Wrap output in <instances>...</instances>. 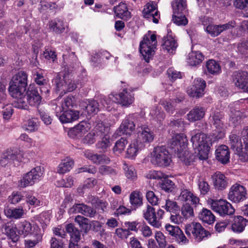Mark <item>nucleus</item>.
Returning a JSON list of instances; mask_svg holds the SVG:
<instances>
[{
    "label": "nucleus",
    "mask_w": 248,
    "mask_h": 248,
    "mask_svg": "<svg viewBox=\"0 0 248 248\" xmlns=\"http://www.w3.org/2000/svg\"><path fill=\"white\" fill-rule=\"evenodd\" d=\"M18 228L19 233L23 235L24 237L31 235L32 233L31 223L26 220L20 222Z\"/></svg>",
    "instance_id": "nucleus-43"
},
{
    "label": "nucleus",
    "mask_w": 248,
    "mask_h": 248,
    "mask_svg": "<svg viewBox=\"0 0 248 248\" xmlns=\"http://www.w3.org/2000/svg\"><path fill=\"white\" fill-rule=\"evenodd\" d=\"M19 151L17 149H8L5 151L0 161L1 166H5L8 164L12 163L14 160H17L19 155Z\"/></svg>",
    "instance_id": "nucleus-20"
},
{
    "label": "nucleus",
    "mask_w": 248,
    "mask_h": 248,
    "mask_svg": "<svg viewBox=\"0 0 248 248\" xmlns=\"http://www.w3.org/2000/svg\"><path fill=\"white\" fill-rule=\"evenodd\" d=\"M88 219L83 216L78 215L75 218V221L77 222L85 232H87L89 229L88 228V224L86 222Z\"/></svg>",
    "instance_id": "nucleus-55"
},
{
    "label": "nucleus",
    "mask_w": 248,
    "mask_h": 248,
    "mask_svg": "<svg viewBox=\"0 0 248 248\" xmlns=\"http://www.w3.org/2000/svg\"><path fill=\"white\" fill-rule=\"evenodd\" d=\"M140 146V143L135 139H133L126 150V155L128 158H134L137 155L139 150L143 148Z\"/></svg>",
    "instance_id": "nucleus-35"
},
{
    "label": "nucleus",
    "mask_w": 248,
    "mask_h": 248,
    "mask_svg": "<svg viewBox=\"0 0 248 248\" xmlns=\"http://www.w3.org/2000/svg\"><path fill=\"white\" fill-rule=\"evenodd\" d=\"M101 134V130L99 131H92L85 136L82 139V141L85 144H93L95 142L96 138L98 137Z\"/></svg>",
    "instance_id": "nucleus-48"
},
{
    "label": "nucleus",
    "mask_w": 248,
    "mask_h": 248,
    "mask_svg": "<svg viewBox=\"0 0 248 248\" xmlns=\"http://www.w3.org/2000/svg\"><path fill=\"white\" fill-rule=\"evenodd\" d=\"M88 124L86 122L82 121L70 129L68 132V135L73 139H79L88 131Z\"/></svg>",
    "instance_id": "nucleus-19"
},
{
    "label": "nucleus",
    "mask_w": 248,
    "mask_h": 248,
    "mask_svg": "<svg viewBox=\"0 0 248 248\" xmlns=\"http://www.w3.org/2000/svg\"><path fill=\"white\" fill-rule=\"evenodd\" d=\"M47 26L49 31L52 32L56 34H60L64 32L67 27L64 21L62 19L58 18L49 21Z\"/></svg>",
    "instance_id": "nucleus-22"
},
{
    "label": "nucleus",
    "mask_w": 248,
    "mask_h": 248,
    "mask_svg": "<svg viewBox=\"0 0 248 248\" xmlns=\"http://www.w3.org/2000/svg\"><path fill=\"white\" fill-rule=\"evenodd\" d=\"M151 162L152 164L160 167L170 165L171 160L170 154L164 146H157L151 153Z\"/></svg>",
    "instance_id": "nucleus-4"
},
{
    "label": "nucleus",
    "mask_w": 248,
    "mask_h": 248,
    "mask_svg": "<svg viewBox=\"0 0 248 248\" xmlns=\"http://www.w3.org/2000/svg\"><path fill=\"white\" fill-rule=\"evenodd\" d=\"M199 217L203 222L208 224L213 223L215 220V217L211 211L205 208H203L199 214Z\"/></svg>",
    "instance_id": "nucleus-41"
},
{
    "label": "nucleus",
    "mask_w": 248,
    "mask_h": 248,
    "mask_svg": "<svg viewBox=\"0 0 248 248\" xmlns=\"http://www.w3.org/2000/svg\"><path fill=\"white\" fill-rule=\"evenodd\" d=\"M52 108L55 111L56 115L62 123H68L76 121L78 119L79 112L69 109L62 110L60 106H58L55 102L50 104Z\"/></svg>",
    "instance_id": "nucleus-8"
},
{
    "label": "nucleus",
    "mask_w": 248,
    "mask_h": 248,
    "mask_svg": "<svg viewBox=\"0 0 248 248\" xmlns=\"http://www.w3.org/2000/svg\"><path fill=\"white\" fill-rule=\"evenodd\" d=\"M123 168L125 175L127 179L132 181L136 180L137 177V172L133 166L124 163Z\"/></svg>",
    "instance_id": "nucleus-45"
},
{
    "label": "nucleus",
    "mask_w": 248,
    "mask_h": 248,
    "mask_svg": "<svg viewBox=\"0 0 248 248\" xmlns=\"http://www.w3.org/2000/svg\"><path fill=\"white\" fill-rule=\"evenodd\" d=\"M127 143L128 141L126 139L121 138L115 142V146L113 148L114 152H121L124 150Z\"/></svg>",
    "instance_id": "nucleus-60"
},
{
    "label": "nucleus",
    "mask_w": 248,
    "mask_h": 248,
    "mask_svg": "<svg viewBox=\"0 0 248 248\" xmlns=\"http://www.w3.org/2000/svg\"><path fill=\"white\" fill-rule=\"evenodd\" d=\"M210 121L215 126L222 132L225 128L223 115L218 111H215L210 117Z\"/></svg>",
    "instance_id": "nucleus-31"
},
{
    "label": "nucleus",
    "mask_w": 248,
    "mask_h": 248,
    "mask_svg": "<svg viewBox=\"0 0 248 248\" xmlns=\"http://www.w3.org/2000/svg\"><path fill=\"white\" fill-rule=\"evenodd\" d=\"M54 82L56 84L57 90L62 91L61 96L66 92L74 91L76 88L74 81L70 78L69 75H64L62 78L60 75L57 74L54 79Z\"/></svg>",
    "instance_id": "nucleus-10"
},
{
    "label": "nucleus",
    "mask_w": 248,
    "mask_h": 248,
    "mask_svg": "<svg viewBox=\"0 0 248 248\" xmlns=\"http://www.w3.org/2000/svg\"><path fill=\"white\" fill-rule=\"evenodd\" d=\"M204 59V56L200 51H192L186 57L187 64L191 66L200 65Z\"/></svg>",
    "instance_id": "nucleus-25"
},
{
    "label": "nucleus",
    "mask_w": 248,
    "mask_h": 248,
    "mask_svg": "<svg viewBox=\"0 0 248 248\" xmlns=\"http://www.w3.org/2000/svg\"><path fill=\"white\" fill-rule=\"evenodd\" d=\"M98 172L102 175L114 176L117 174L115 170L110 166L101 165L98 169Z\"/></svg>",
    "instance_id": "nucleus-52"
},
{
    "label": "nucleus",
    "mask_w": 248,
    "mask_h": 248,
    "mask_svg": "<svg viewBox=\"0 0 248 248\" xmlns=\"http://www.w3.org/2000/svg\"><path fill=\"white\" fill-rule=\"evenodd\" d=\"M191 134L193 147L198 151L197 157L200 160H206L211 145L209 138L203 133L197 132L196 130L191 131Z\"/></svg>",
    "instance_id": "nucleus-1"
},
{
    "label": "nucleus",
    "mask_w": 248,
    "mask_h": 248,
    "mask_svg": "<svg viewBox=\"0 0 248 248\" xmlns=\"http://www.w3.org/2000/svg\"><path fill=\"white\" fill-rule=\"evenodd\" d=\"M205 108L200 106H195L187 114V119L190 122H194L202 119L205 115Z\"/></svg>",
    "instance_id": "nucleus-23"
},
{
    "label": "nucleus",
    "mask_w": 248,
    "mask_h": 248,
    "mask_svg": "<svg viewBox=\"0 0 248 248\" xmlns=\"http://www.w3.org/2000/svg\"><path fill=\"white\" fill-rule=\"evenodd\" d=\"M130 116L126 117L124 119L115 134L120 136L122 135H129L135 130V124L130 119Z\"/></svg>",
    "instance_id": "nucleus-18"
},
{
    "label": "nucleus",
    "mask_w": 248,
    "mask_h": 248,
    "mask_svg": "<svg viewBox=\"0 0 248 248\" xmlns=\"http://www.w3.org/2000/svg\"><path fill=\"white\" fill-rule=\"evenodd\" d=\"M233 81L235 85L245 92H248V73L238 71L233 73Z\"/></svg>",
    "instance_id": "nucleus-17"
},
{
    "label": "nucleus",
    "mask_w": 248,
    "mask_h": 248,
    "mask_svg": "<svg viewBox=\"0 0 248 248\" xmlns=\"http://www.w3.org/2000/svg\"><path fill=\"white\" fill-rule=\"evenodd\" d=\"M192 233L197 242H201L211 235V233L199 223L193 224Z\"/></svg>",
    "instance_id": "nucleus-21"
},
{
    "label": "nucleus",
    "mask_w": 248,
    "mask_h": 248,
    "mask_svg": "<svg viewBox=\"0 0 248 248\" xmlns=\"http://www.w3.org/2000/svg\"><path fill=\"white\" fill-rule=\"evenodd\" d=\"M38 126V120L35 118L29 120L27 123L24 124L25 129L30 132L36 130Z\"/></svg>",
    "instance_id": "nucleus-58"
},
{
    "label": "nucleus",
    "mask_w": 248,
    "mask_h": 248,
    "mask_svg": "<svg viewBox=\"0 0 248 248\" xmlns=\"http://www.w3.org/2000/svg\"><path fill=\"white\" fill-rule=\"evenodd\" d=\"M213 185L218 190H222L227 186V179L224 174L220 172H216L213 176Z\"/></svg>",
    "instance_id": "nucleus-28"
},
{
    "label": "nucleus",
    "mask_w": 248,
    "mask_h": 248,
    "mask_svg": "<svg viewBox=\"0 0 248 248\" xmlns=\"http://www.w3.org/2000/svg\"><path fill=\"white\" fill-rule=\"evenodd\" d=\"M137 122V137L135 138L140 143V147H145V144H148L154 140L155 135L149 127L143 124V119L140 118Z\"/></svg>",
    "instance_id": "nucleus-5"
},
{
    "label": "nucleus",
    "mask_w": 248,
    "mask_h": 248,
    "mask_svg": "<svg viewBox=\"0 0 248 248\" xmlns=\"http://www.w3.org/2000/svg\"><path fill=\"white\" fill-rule=\"evenodd\" d=\"M2 230L13 242L16 243L18 241L19 236L16 233V228L11 222H8L2 225Z\"/></svg>",
    "instance_id": "nucleus-32"
},
{
    "label": "nucleus",
    "mask_w": 248,
    "mask_h": 248,
    "mask_svg": "<svg viewBox=\"0 0 248 248\" xmlns=\"http://www.w3.org/2000/svg\"><path fill=\"white\" fill-rule=\"evenodd\" d=\"M98 106V103L96 101L90 100L88 101L85 110L89 114H95L99 110Z\"/></svg>",
    "instance_id": "nucleus-49"
},
{
    "label": "nucleus",
    "mask_w": 248,
    "mask_h": 248,
    "mask_svg": "<svg viewBox=\"0 0 248 248\" xmlns=\"http://www.w3.org/2000/svg\"><path fill=\"white\" fill-rule=\"evenodd\" d=\"M74 164V160L69 158L66 157L62 160L61 163L59 165L57 172L60 174H64L72 168Z\"/></svg>",
    "instance_id": "nucleus-37"
},
{
    "label": "nucleus",
    "mask_w": 248,
    "mask_h": 248,
    "mask_svg": "<svg viewBox=\"0 0 248 248\" xmlns=\"http://www.w3.org/2000/svg\"><path fill=\"white\" fill-rule=\"evenodd\" d=\"M25 197L27 203L31 205L38 206L40 204V200L38 199L31 192H24Z\"/></svg>",
    "instance_id": "nucleus-56"
},
{
    "label": "nucleus",
    "mask_w": 248,
    "mask_h": 248,
    "mask_svg": "<svg viewBox=\"0 0 248 248\" xmlns=\"http://www.w3.org/2000/svg\"><path fill=\"white\" fill-rule=\"evenodd\" d=\"M98 137H100V140L96 144V147L100 150V152H105L111 145L109 136L107 134H105L101 131V134Z\"/></svg>",
    "instance_id": "nucleus-34"
},
{
    "label": "nucleus",
    "mask_w": 248,
    "mask_h": 248,
    "mask_svg": "<svg viewBox=\"0 0 248 248\" xmlns=\"http://www.w3.org/2000/svg\"><path fill=\"white\" fill-rule=\"evenodd\" d=\"M248 223V218H244L242 216L235 217L232 224V231L236 233L242 232Z\"/></svg>",
    "instance_id": "nucleus-33"
},
{
    "label": "nucleus",
    "mask_w": 248,
    "mask_h": 248,
    "mask_svg": "<svg viewBox=\"0 0 248 248\" xmlns=\"http://www.w3.org/2000/svg\"><path fill=\"white\" fill-rule=\"evenodd\" d=\"M139 228L142 235L144 237L148 238L153 234L152 230L150 227L147 225L145 223L139 226Z\"/></svg>",
    "instance_id": "nucleus-62"
},
{
    "label": "nucleus",
    "mask_w": 248,
    "mask_h": 248,
    "mask_svg": "<svg viewBox=\"0 0 248 248\" xmlns=\"http://www.w3.org/2000/svg\"><path fill=\"white\" fill-rule=\"evenodd\" d=\"M115 98L119 103L126 107L132 104L134 100L133 94L128 92L126 89L123 90V92L119 94H116Z\"/></svg>",
    "instance_id": "nucleus-24"
},
{
    "label": "nucleus",
    "mask_w": 248,
    "mask_h": 248,
    "mask_svg": "<svg viewBox=\"0 0 248 248\" xmlns=\"http://www.w3.org/2000/svg\"><path fill=\"white\" fill-rule=\"evenodd\" d=\"M24 99L26 100V106L25 108H19L20 109H28V103L31 106H37L40 103L42 98L38 91L34 87H30L27 91L26 94H25L24 96Z\"/></svg>",
    "instance_id": "nucleus-16"
},
{
    "label": "nucleus",
    "mask_w": 248,
    "mask_h": 248,
    "mask_svg": "<svg viewBox=\"0 0 248 248\" xmlns=\"http://www.w3.org/2000/svg\"><path fill=\"white\" fill-rule=\"evenodd\" d=\"M113 10L117 17L124 20H127L131 17V13L128 11L126 3L121 2L113 7Z\"/></svg>",
    "instance_id": "nucleus-27"
},
{
    "label": "nucleus",
    "mask_w": 248,
    "mask_h": 248,
    "mask_svg": "<svg viewBox=\"0 0 248 248\" xmlns=\"http://www.w3.org/2000/svg\"><path fill=\"white\" fill-rule=\"evenodd\" d=\"M110 96H114L113 94H111L108 98H103L101 100L102 105L104 106V108L108 111H111L114 107V103L113 101L110 100Z\"/></svg>",
    "instance_id": "nucleus-63"
},
{
    "label": "nucleus",
    "mask_w": 248,
    "mask_h": 248,
    "mask_svg": "<svg viewBox=\"0 0 248 248\" xmlns=\"http://www.w3.org/2000/svg\"><path fill=\"white\" fill-rule=\"evenodd\" d=\"M144 18H147L150 21H152L155 23H158V19L160 18V15L158 11H155L154 13H142Z\"/></svg>",
    "instance_id": "nucleus-61"
},
{
    "label": "nucleus",
    "mask_w": 248,
    "mask_h": 248,
    "mask_svg": "<svg viewBox=\"0 0 248 248\" xmlns=\"http://www.w3.org/2000/svg\"><path fill=\"white\" fill-rule=\"evenodd\" d=\"M187 140L184 134H179L172 137L170 148L176 154L180 160L186 165H190L192 161L191 155L186 150Z\"/></svg>",
    "instance_id": "nucleus-2"
},
{
    "label": "nucleus",
    "mask_w": 248,
    "mask_h": 248,
    "mask_svg": "<svg viewBox=\"0 0 248 248\" xmlns=\"http://www.w3.org/2000/svg\"><path fill=\"white\" fill-rule=\"evenodd\" d=\"M129 200L130 204L134 209L142 204V197L139 191H133L130 195Z\"/></svg>",
    "instance_id": "nucleus-40"
},
{
    "label": "nucleus",
    "mask_w": 248,
    "mask_h": 248,
    "mask_svg": "<svg viewBox=\"0 0 248 248\" xmlns=\"http://www.w3.org/2000/svg\"><path fill=\"white\" fill-rule=\"evenodd\" d=\"M34 76H36L35 81L36 84L39 85H44L46 83V80L45 78L42 70L39 69L38 71L34 70L33 72Z\"/></svg>",
    "instance_id": "nucleus-59"
},
{
    "label": "nucleus",
    "mask_w": 248,
    "mask_h": 248,
    "mask_svg": "<svg viewBox=\"0 0 248 248\" xmlns=\"http://www.w3.org/2000/svg\"><path fill=\"white\" fill-rule=\"evenodd\" d=\"M162 48L168 53H172L177 46V43L171 36H167L163 40Z\"/></svg>",
    "instance_id": "nucleus-38"
},
{
    "label": "nucleus",
    "mask_w": 248,
    "mask_h": 248,
    "mask_svg": "<svg viewBox=\"0 0 248 248\" xmlns=\"http://www.w3.org/2000/svg\"><path fill=\"white\" fill-rule=\"evenodd\" d=\"M217 159L222 164H226L229 161L230 152L228 146L221 145L216 150Z\"/></svg>",
    "instance_id": "nucleus-30"
},
{
    "label": "nucleus",
    "mask_w": 248,
    "mask_h": 248,
    "mask_svg": "<svg viewBox=\"0 0 248 248\" xmlns=\"http://www.w3.org/2000/svg\"><path fill=\"white\" fill-rule=\"evenodd\" d=\"M8 91L11 96L16 100L13 106L16 108H25L26 100L24 99L26 89H22L19 86L9 84Z\"/></svg>",
    "instance_id": "nucleus-11"
},
{
    "label": "nucleus",
    "mask_w": 248,
    "mask_h": 248,
    "mask_svg": "<svg viewBox=\"0 0 248 248\" xmlns=\"http://www.w3.org/2000/svg\"><path fill=\"white\" fill-rule=\"evenodd\" d=\"M4 213L7 218L15 219L22 218L25 214L22 207L14 208L9 206L5 208Z\"/></svg>",
    "instance_id": "nucleus-29"
},
{
    "label": "nucleus",
    "mask_w": 248,
    "mask_h": 248,
    "mask_svg": "<svg viewBox=\"0 0 248 248\" xmlns=\"http://www.w3.org/2000/svg\"><path fill=\"white\" fill-rule=\"evenodd\" d=\"M206 86L205 81L201 78L195 79L193 84L188 87L187 93L189 96L198 98L202 97L204 93V89Z\"/></svg>",
    "instance_id": "nucleus-13"
},
{
    "label": "nucleus",
    "mask_w": 248,
    "mask_h": 248,
    "mask_svg": "<svg viewBox=\"0 0 248 248\" xmlns=\"http://www.w3.org/2000/svg\"><path fill=\"white\" fill-rule=\"evenodd\" d=\"M173 13L174 14L183 13L186 9V0H173L171 3Z\"/></svg>",
    "instance_id": "nucleus-44"
},
{
    "label": "nucleus",
    "mask_w": 248,
    "mask_h": 248,
    "mask_svg": "<svg viewBox=\"0 0 248 248\" xmlns=\"http://www.w3.org/2000/svg\"><path fill=\"white\" fill-rule=\"evenodd\" d=\"M229 144L231 148L239 152L242 149V144L239 136L234 133H231L229 136Z\"/></svg>",
    "instance_id": "nucleus-39"
},
{
    "label": "nucleus",
    "mask_w": 248,
    "mask_h": 248,
    "mask_svg": "<svg viewBox=\"0 0 248 248\" xmlns=\"http://www.w3.org/2000/svg\"><path fill=\"white\" fill-rule=\"evenodd\" d=\"M160 186L162 190L167 192H172L175 187L173 182L165 177L160 182Z\"/></svg>",
    "instance_id": "nucleus-46"
},
{
    "label": "nucleus",
    "mask_w": 248,
    "mask_h": 248,
    "mask_svg": "<svg viewBox=\"0 0 248 248\" xmlns=\"http://www.w3.org/2000/svg\"><path fill=\"white\" fill-rule=\"evenodd\" d=\"M199 189L201 194H206L210 190V186L208 183L203 179H200L198 182Z\"/></svg>",
    "instance_id": "nucleus-57"
},
{
    "label": "nucleus",
    "mask_w": 248,
    "mask_h": 248,
    "mask_svg": "<svg viewBox=\"0 0 248 248\" xmlns=\"http://www.w3.org/2000/svg\"><path fill=\"white\" fill-rule=\"evenodd\" d=\"M27 81V74L24 71H20L13 77L9 84L19 86L21 90L26 89Z\"/></svg>",
    "instance_id": "nucleus-26"
},
{
    "label": "nucleus",
    "mask_w": 248,
    "mask_h": 248,
    "mask_svg": "<svg viewBox=\"0 0 248 248\" xmlns=\"http://www.w3.org/2000/svg\"><path fill=\"white\" fill-rule=\"evenodd\" d=\"M173 239L177 243L182 245L186 244L189 242L188 239L186 238L181 230H180V232H179Z\"/></svg>",
    "instance_id": "nucleus-64"
},
{
    "label": "nucleus",
    "mask_w": 248,
    "mask_h": 248,
    "mask_svg": "<svg viewBox=\"0 0 248 248\" xmlns=\"http://www.w3.org/2000/svg\"><path fill=\"white\" fill-rule=\"evenodd\" d=\"M172 20L177 25H186L187 24L188 20L183 13L180 14H173Z\"/></svg>",
    "instance_id": "nucleus-54"
},
{
    "label": "nucleus",
    "mask_w": 248,
    "mask_h": 248,
    "mask_svg": "<svg viewBox=\"0 0 248 248\" xmlns=\"http://www.w3.org/2000/svg\"><path fill=\"white\" fill-rule=\"evenodd\" d=\"M181 214L186 219L194 216L193 208L188 203L184 204L181 208Z\"/></svg>",
    "instance_id": "nucleus-53"
},
{
    "label": "nucleus",
    "mask_w": 248,
    "mask_h": 248,
    "mask_svg": "<svg viewBox=\"0 0 248 248\" xmlns=\"http://www.w3.org/2000/svg\"><path fill=\"white\" fill-rule=\"evenodd\" d=\"M70 214H81L90 218L95 216L96 211L93 207L84 203H75L69 209Z\"/></svg>",
    "instance_id": "nucleus-15"
},
{
    "label": "nucleus",
    "mask_w": 248,
    "mask_h": 248,
    "mask_svg": "<svg viewBox=\"0 0 248 248\" xmlns=\"http://www.w3.org/2000/svg\"><path fill=\"white\" fill-rule=\"evenodd\" d=\"M246 188L239 183L232 185L228 193V199L233 202H239L246 198Z\"/></svg>",
    "instance_id": "nucleus-12"
},
{
    "label": "nucleus",
    "mask_w": 248,
    "mask_h": 248,
    "mask_svg": "<svg viewBox=\"0 0 248 248\" xmlns=\"http://www.w3.org/2000/svg\"><path fill=\"white\" fill-rule=\"evenodd\" d=\"M75 105V98L73 96H68L64 98L60 107L62 110H64V109H69L70 108H73Z\"/></svg>",
    "instance_id": "nucleus-50"
},
{
    "label": "nucleus",
    "mask_w": 248,
    "mask_h": 248,
    "mask_svg": "<svg viewBox=\"0 0 248 248\" xmlns=\"http://www.w3.org/2000/svg\"><path fill=\"white\" fill-rule=\"evenodd\" d=\"M206 68L205 72L206 74L215 75L218 74L221 71L219 64L216 61L212 59L206 62Z\"/></svg>",
    "instance_id": "nucleus-36"
},
{
    "label": "nucleus",
    "mask_w": 248,
    "mask_h": 248,
    "mask_svg": "<svg viewBox=\"0 0 248 248\" xmlns=\"http://www.w3.org/2000/svg\"><path fill=\"white\" fill-rule=\"evenodd\" d=\"M44 170L41 166H37L27 172L19 182V186L24 188L32 185L41 179Z\"/></svg>",
    "instance_id": "nucleus-9"
},
{
    "label": "nucleus",
    "mask_w": 248,
    "mask_h": 248,
    "mask_svg": "<svg viewBox=\"0 0 248 248\" xmlns=\"http://www.w3.org/2000/svg\"><path fill=\"white\" fill-rule=\"evenodd\" d=\"M143 212L144 218L152 226L155 228H159L161 226L160 219L164 214L162 209L158 210L156 213L155 208L148 205Z\"/></svg>",
    "instance_id": "nucleus-7"
},
{
    "label": "nucleus",
    "mask_w": 248,
    "mask_h": 248,
    "mask_svg": "<svg viewBox=\"0 0 248 248\" xmlns=\"http://www.w3.org/2000/svg\"><path fill=\"white\" fill-rule=\"evenodd\" d=\"M162 208H164L167 212H170L171 214L173 213H178L179 212V207L177 203L169 199L166 201V204L162 206Z\"/></svg>",
    "instance_id": "nucleus-47"
},
{
    "label": "nucleus",
    "mask_w": 248,
    "mask_h": 248,
    "mask_svg": "<svg viewBox=\"0 0 248 248\" xmlns=\"http://www.w3.org/2000/svg\"><path fill=\"white\" fill-rule=\"evenodd\" d=\"M156 44L155 34L149 31L144 36L143 40L140 43V51L146 62H149L154 55Z\"/></svg>",
    "instance_id": "nucleus-3"
},
{
    "label": "nucleus",
    "mask_w": 248,
    "mask_h": 248,
    "mask_svg": "<svg viewBox=\"0 0 248 248\" xmlns=\"http://www.w3.org/2000/svg\"><path fill=\"white\" fill-rule=\"evenodd\" d=\"M66 231L69 233L71 236V240L78 243L80 239V232L72 224L66 225Z\"/></svg>",
    "instance_id": "nucleus-42"
},
{
    "label": "nucleus",
    "mask_w": 248,
    "mask_h": 248,
    "mask_svg": "<svg viewBox=\"0 0 248 248\" xmlns=\"http://www.w3.org/2000/svg\"><path fill=\"white\" fill-rule=\"evenodd\" d=\"M235 25V22L232 20L224 24H210L206 27V31L212 37H216L219 35L224 31L233 28Z\"/></svg>",
    "instance_id": "nucleus-14"
},
{
    "label": "nucleus",
    "mask_w": 248,
    "mask_h": 248,
    "mask_svg": "<svg viewBox=\"0 0 248 248\" xmlns=\"http://www.w3.org/2000/svg\"><path fill=\"white\" fill-rule=\"evenodd\" d=\"M24 195L20 192L13 191L8 198V202L13 204H16L20 202L24 197Z\"/></svg>",
    "instance_id": "nucleus-51"
},
{
    "label": "nucleus",
    "mask_w": 248,
    "mask_h": 248,
    "mask_svg": "<svg viewBox=\"0 0 248 248\" xmlns=\"http://www.w3.org/2000/svg\"><path fill=\"white\" fill-rule=\"evenodd\" d=\"M208 203L214 212L222 217L233 215L235 212L232 204L226 200L209 199Z\"/></svg>",
    "instance_id": "nucleus-6"
}]
</instances>
